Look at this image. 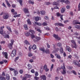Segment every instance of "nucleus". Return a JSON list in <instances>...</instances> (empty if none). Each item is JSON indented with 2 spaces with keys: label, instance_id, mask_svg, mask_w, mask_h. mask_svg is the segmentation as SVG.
<instances>
[{
  "label": "nucleus",
  "instance_id": "obj_1",
  "mask_svg": "<svg viewBox=\"0 0 80 80\" xmlns=\"http://www.w3.org/2000/svg\"><path fill=\"white\" fill-rule=\"evenodd\" d=\"M4 28L5 27L3 26L1 27L0 28V33L1 35H2V36H4V38H9L10 36H9V35L8 34H6L5 31L3 32V28Z\"/></svg>",
  "mask_w": 80,
  "mask_h": 80
},
{
  "label": "nucleus",
  "instance_id": "obj_2",
  "mask_svg": "<svg viewBox=\"0 0 80 80\" xmlns=\"http://www.w3.org/2000/svg\"><path fill=\"white\" fill-rule=\"evenodd\" d=\"M73 63L76 66H77L78 67H80V63L78 61L74 60L73 61Z\"/></svg>",
  "mask_w": 80,
  "mask_h": 80
},
{
  "label": "nucleus",
  "instance_id": "obj_3",
  "mask_svg": "<svg viewBox=\"0 0 80 80\" xmlns=\"http://www.w3.org/2000/svg\"><path fill=\"white\" fill-rule=\"evenodd\" d=\"M61 68L63 69V71L61 72L62 74H65L66 73V70L65 69V66L64 63H63V66Z\"/></svg>",
  "mask_w": 80,
  "mask_h": 80
},
{
  "label": "nucleus",
  "instance_id": "obj_4",
  "mask_svg": "<svg viewBox=\"0 0 80 80\" xmlns=\"http://www.w3.org/2000/svg\"><path fill=\"white\" fill-rule=\"evenodd\" d=\"M16 50L14 49L12 52L11 55L12 57H14L16 55Z\"/></svg>",
  "mask_w": 80,
  "mask_h": 80
},
{
  "label": "nucleus",
  "instance_id": "obj_5",
  "mask_svg": "<svg viewBox=\"0 0 80 80\" xmlns=\"http://www.w3.org/2000/svg\"><path fill=\"white\" fill-rule=\"evenodd\" d=\"M56 14L57 17H60V18L61 20H63V15H61V14H60L59 12H58L57 13H56Z\"/></svg>",
  "mask_w": 80,
  "mask_h": 80
},
{
  "label": "nucleus",
  "instance_id": "obj_6",
  "mask_svg": "<svg viewBox=\"0 0 80 80\" xmlns=\"http://www.w3.org/2000/svg\"><path fill=\"white\" fill-rule=\"evenodd\" d=\"M9 17V15L8 13H5L4 15H3V18L4 19H7Z\"/></svg>",
  "mask_w": 80,
  "mask_h": 80
},
{
  "label": "nucleus",
  "instance_id": "obj_7",
  "mask_svg": "<svg viewBox=\"0 0 80 80\" xmlns=\"http://www.w3.org/2000/svg\"><path fill=\"white\" fill-rule=\"evenodd\" d=\"M53 37H54L56 39H57L58 40H60L61 38L60 37H58V36L57 34H53Z\"/></svg>",
  "mask_w": 80,
  "mask_h": 80
},
{
  "label": "nucleus",
  "instance_id": "obj_8",
  "mask_svg": "<svg viewBox=\"0 0 80 80\" xmlns=\"http://www.w3.org/2000/svg\"><path fill=\"white\" fill-rule=\"evenodd\" d=\"M3 56L5 57V58L7 59L8 58V53L7 52H2Z\"/></svg>",
  "mask_w": 80,
  "mask_h": 80
},
{
  "label": "nucleus",
  "instance_id": "obj_9",
  "mask_svg": "<svg viewBox=\"0 0 80 80\" xmlns=\"http://www.w3.org/2000/svg\"><path fill=\"white\" fill-rule=\"evenodd\" d=\"M71 42L72 43H73L74 45V46L72 45V47L73 48H77V44H76V43L75 42V41H74V40H72L71 41Z\"/></svg>",
  "mask_w": 80,
  "mask_h": 80
},
{
  "label": "nucleus",
  "instance_id": "obj_10",
  "mask_svg": "<svg viewBox=\"0 0 80 80\" xmlns=\"http://www.w3.org/2000/svg\"><path fill=\"white\" fill-rule=\"evenodd\" d=\"M40 77L41 78L42 80H46L47 79V77L45 75H42L40 76Z\"/></svg>",
  "mask_w": 80,
  "mask_h": 80
},
{
  "label": "nucleus",
  "instance_id": "obj_11",
  "mask_svg": "<svg viewBox=\"0 0 80 80\" xmlns=\"http://www.w3.org/2000/svg\"><path fill=\"white\" fill-rule=\"evenodd\" d=\"M23 11H24V13H28L29 11H28V8H23Z\"/></svg>",
  "mask_w": 80,
  "mask_h": 80
},
{
  "label": "nucleus",
  "instance_id": "obj_12",
  "mask_svg": "<svg viewBox=\"0 0 80 80\" xmlns=\"http://www.w3.org/2000/svg\"><path fill=\"white\" fill-rule=\"evenodd\" d=\"M66 49L68 52H70L72 51V49L71 48L68 46H66Z\"/></svg>",
  "mask_w": 80,
  "mask_h": 80
},
{
  "label": "nucleus",
  "instance_id": "obj_13",
  "mask_svg": "<svg viewBox=\"0 0 80 80\" xmlns=\"http://www.w3.org/2000/svg\"><path fill=\"white\" fill-rule=\"evenodd\" d=\"M24 34L26 37H29L30 35V33L29 32H24Z\"/></svg>",
  "mask_w": 80,
  "mask_h": 80
},
{
  "label": "nucleus",
  "instance_id": "obj_14",
  "mask_svg": "<svg viewBox=\"0 0 80 80\" xmlns=\"http://www.w3.org/2000/svg\"><path fill=\"white\" fill-rule=\"evenodd\" d=\"M6 28L11 32V33H12V29H11V28H10V27L7 26L6 27Z\"/></svg>",
  "mask_w": 80,
  "mask_h": 80
},
{
  "label": "nucleus",
  "instance_id": "obj_15",
  "mask_svg": "<svg viewBox=\"0 0 80 80\" xmlns=\"http://www.w3.org/2000/svg\"><path fill=\"white\" fill-rule=\"evenodd\" d=\"M39 49L43 52V53H45V48H39Z\"/></svg>",
  "mask_w": 80,
  "mask_h": 80
},
{
  "label": "nucleus",
  "instance_id": "obj_16",
  "mask_svg": "<svg viewBox=\"0 0 80 80\" xmlns=\"http://www.w3.org/2000/svg\"><path fill=\"white\" fill-rule=\"evenodd\" d=\"M65 8H62L61 9V13H64V12H65Z\"/></svg>",
  "mask_w": 80,
  "mask_h": 80
},
{
  "label": "nucleus",
  "instance_id": "obj_17",
  "mask_svg": "<svg viewBox=\"0 0 80 80\" xmlns=\"http://www.w3.org/2000/svg\"><path fill=\"white\" fill-rule=\"evenodd\" d=\"M45 53L46 54H49L50 53V50L49 49H46L45 50Z\"/></svg>",
  "mask_w": 80,
  "mask_h": 80
},
{
  "label": "nucleus",
  "instance_id": "obj_18",
  "mask_svg": "<svg viewBox=\"0 0 80 80\" xmlns=\"http://www.w3.org/2000/svg\"><path fill=\"white\" fill-rule=\"evenodd\" d=\"M5 1L6 3L7 4V5H8V7H11V5H10V4L9 2H8V0H5Z\"/></svg>",
  "mask_w": 80,
  "mask_h": 80
},
{
  "label": "nucleus",
  "instance_id": "obj_19",
  "mask_svg": "<svg viewBox=\"0 0 80 80\" xmlns=\"http://www.w3.org/2000/svg\"><path fill=\"white\" fill-rule=\"evenodd\" d=\"M40 19L41 20V18H39V17H35V20L36 22H38V20H39Z\"/></svg>",
  "mask_w": 80,
  "mask_h": 80
},
{
  "label": "nucleus",
  "instance_id": "obj_20",
  "mask_svg": "<svg viewBox=\"0 0 80 80\" xmlns=\"http://www.w3.org/2000/svg\"><path fill=\"white\" fill-rule=\"evenodd\" d=\"M52 5H56V6L58 5V2H54L52 3Z\"/></svg>",
  "mask_w": 80,
  "mask_h": 80
},
{
  "label": "nucleus",
  "instance_id": "obj_21",
  "mask_svg": "<svg viewBox=\"0 0 80 80\" xmlns=\"http://www.w3.org/2000/svg\"><path fill=\"white\" fill-rule=\"evenodd\" d=\"M0 80H5L6 78L5 77H3L2 76V74L0 75Z\"/></svg>",
  "mask_w": 80,
  "mask_h": 80
},
{
  "label": "nucleus",
  "instance_id": "obj_22",
  "mask_svg": "<svg viewBox=\"0 0 80 80\" xmlns=\"http://www.w3.org/2000/svg\"><path fill=\"white\" fill-rule=\"evenodd\" d=\"M55 56H56V58H58V59H61V57L60 55L55 54Z\"/></svg>",
  "mask_w": 80,
  "mask_h": 80
},
{
  "label": "nucleus",
  "instance_id": "obj_23",
  "mask_svg": "<svg viewBox=\"0 0 80 80\" xmlns=\"http://www.w3.org/2000/svg\"><path fill=\"white\" fill-rule=\"evenodd\" d=\"M6 77L7 80H10V76H9L8 74H6Z\"/></svg>",
  "mask_w": 80,
  "mask_h": 80
},
{
  "label": "nucleus",
  "instance_id": "obj_24",
  "mask_svg": "<svg viewBox=\"0 0 80 80\" xmlns=\"http://www.w3.org/2000/svg\"><path fill=\"white\" fill-rule=\"evenodd\" d=\"M28 24H29L30 25L32 24V23L31 22V21H30V20L29 19H28L27 21Z\"/></svg>",
  "mask_w": 80,
  "mask_h": 80
},
{
  "label": "nucleus",
  "instance_id": "obj_25",
  "mask_svg": "<svg viewBox=\"0 0 80 80\" xmlns=\"http://www.w3.org/2000/svg\"><path fill=\"white\" fill-rule=\"evenodd\" d=\"M18 2H19L20 3V5L21 6H22L23 5V4L22 3L23 2V1L22 0H18Z\"/></svg>",
  "mask_w": 80,
  "mask_h": 80
},
{
  "label": "nucleus",
  "instance_id": "obj_26",
  "mask_svg": "<svg viewBox=\"0 0 80 80\" xmlns=\"http://www.w3.org/2000/svg\"><path fill=\"white\" fill-rule=\"evenodd\" d=\"M74 28H77V29H80V26L78 25H76L74 26Z\"/></svg>",
  "mask_w": 80,
  "mask_h": 80
},
{
  "label": "nucleus",
  "instance_id": "obj_27",
  "mask_svg": "<svg viewBox=\"0 0 80 80\" xmlns=\"http://www.w3.org/2000/svg\"><path fill=\"white\" fill-rule=\"evenodd\" d=\"M64 2L67 5H69L70 3V1L68 0H66Z\"/></svg>",
  "mask_w": 80,
  "mask_h": 80
},
{
  "label": "nucleus",
  "instance_id": "obj_28",
  "mask_svg": "<svg viewBox=\"0 0 80 80\" xmlns=\"http://www.w3.org/2000/svg\"><path fill=\"white\" fill-rule=\"evenodd\" d=\"M24 43L26 45H30V43H29V42L27 41V40H25L24 41Z\"/></svg>",
  "mask_w": 80,
  "mask_h": 80
},
{
  "label": "nucleus",
  "instance_id": "obj_29",
  "mask_svg": "<svg viewBox=\"0 0 80 80\" xmlns=\"http://www.w3.org/2000/svg\"><path fill=\"white\" fill-rule=\"evenodd\" d=\"M26 78H31V77H32V76L28 74H26Z\"/></svg>",
  "mask_w": 80,
  "mask_h": 80
},
{
  "label": "nucleus",
  "instance_id": "obj_30",
  "mask_svg": "<svg viewBox=\"0 0 80 80\" xmlns=\"http://www.w3.org/2000/svg\"><path fill=\"white\" fill-rule=\"evenodd\" d=\"M23 26L25 30H28V27H27V25L25 24Z\"/></svg>",
  "mask_w": 80,
  "mask_h": 80
},
{
  "label": "nucleus",
  "instance_id": "obj_31",
  "mask_svg": "<svg viewBox=\"0 0 80 80\" xmlns=\"http://www.w3.org/2000/svg\"><path fill=\"white\" fill-rule=\"evenodd\" d=\"M14 41L13 39H12L11 40V43H10V44H11V45H13V43H14Z\"/></svg>",
  "mask_w": 80,
  "mask_h": 80
},
{
  "label": "nucleus",
  "instance_id": "obj_32",
  "mask_svg": "<svg viewBox=\"0 0 80 80\" xmlns=\"http://www.w3.org/2000/svg\"><path fill=\"white\" fill-rule=\"evenodd\" d=\"M59 50V48H56L55 50L54 51H53V53H55V52H57Z\"/></svg>",
  "mask_w": 80,
  "mask_h": 80
},
{
  "label": "nucleus",
  "instance_id": "obj_33",
  "mask_svg": "<svg viewBox=\"0 0 80 80\" xmlns=\"http://www.w3.org/2000/svg\"><path fill=\"white\" fill-rule=\"evenodd\" d=\"M27 66L28 67V70H30L31 68H32V66L30 64H28L27 65Z\"/></svg>",
  "mask_w": 80,
  "mask_h": 80
},
{
  "label": "nucleus",
  "instance_id": "obj_34",
  "mask_svg": "<svg viewBox=\"0 0 80 80\" xmlns=\"http://www.w3.org/2000/svg\"><path fill=\"white\" fill-rule=\"evenodd\" d=\"M53 47L52 48V50H54L53 51H55V49H56V46H55V45L54 44H53Z\"/></svg>",
  "mask_w": 80,
  "mask_h": 80
},
{
  "label": "nucleus",
  "instance_id": "obj_35",
  "mask_svg": "<svg viewBox=\"0 0 80 80\" xmlns=\"http://www.w3.org/2000/svg\"><path fill=\"white\" fill-rule=\"evenodd\" d=\"M73 23L74 25H75V24H79V25H80V22H75V21H74L73 22Z\"/></svg>",
  "mask_w": 80,
  "mask_h": 80
},
{
  "label": "nucleus",
  "instance_id": "obj_36",
  "mask_svg": "<svg viewBox=\"0 0 80 80\" xmlns=\"http://www.w3.org/2000/svg\"><path fill=\"white\" fill-rule=\"evenodd\" d=\"M32 48L33 50H35L37 48V46L35 45H34L32 46Z\"/></svg>",
  "mask_w": 80,
  "mask_h": 80
},
{
  "label": "nucleus",
  "instance_id": "obj_37",
  "mask_svg": "<svg viewBox=\"0 0 80 80\" xmlns=\"http://www.w3.org/2000/svg\"><path fill=\"white\" fill-rule=\"evenodd\" d=\"M35 24L36 25H37L38 26H41V23L37 22H35Z\"/></svg>",
  "mask_w": 80,
  "mask_h": 80
},
{
  "label": "nucleus",
  "instance_id": "obj_38",
  "mask_svg": "<svg viewBox=\"0 0 80 80\" xmlns=\"http://www.w3.org/2000/svg\"><path fill=\"white\" fill-rule=\"evenodd\" d=\"M41 14V15H45V11H41L40 12Z\"/></svg>",
  "mask_w": 80,
  "mask_h": 80
},
{
  "label": "nucleus",
  "instance_id": "obj_39",
  "mask_svg": "<svg viewBox=\"0 0 80 80\" xmlns=\"http://www.w3.org/2000/svg\"><path fill=\"white\" fill-rule=\"evenodd\" d=\"M44 29L45 30H50V28L48 26H47L46 27H44Z\"/></svg>",
  "mask_w": 80,
  "mask_h": 80
},
{
  "label": "nucleus",
  "instance_id": "obj_40",
  "mask_svg": "<svg viewBox=\"0 0 80 80\" xmlns=\"http://www.w3.org/2000/svg\"><path fill=\"white\" fill-rule=\"evenodd\" d=\"M28 56L29 57H32L33 56V54L31 52H29L28 53Z\"/></svg>",
  "mask_w": 80,
  "mask_h": 80
},
{
  "label": "nucleus",
  "instance_id": "obj_41",
  "mask_svg": "<svg viewBox=\"0 0 80 80\" xmlns=\"http://www.w3.org/2000/svg\"><path fill=\"white\" fill-rule=\"evenodd\" d=\"M13 45H11V44H9L8 45V46L9 47V48L10 49H12V48H13V46H12Z\"/></svg>",
  "mask_w": 80,
  "mask_h": 80
},
{
  "label": "nucleus",
  "instance_id": "obj_42",
  "mask_svg": "<svg viewBox=\"0 0 80 80\" xmlns=\"http://www.w3.org/2000/svg\"><path fill=\"white\" fill-rule=\"evenodd\" d=\"M29 32L31 33L32 34H34V33H35V31H34L33 30H30Z\"/></svg>",
  "mask_w": 80,
  "mask_h": 80
},
{
  "label": "nucleus",
  "instance_id": "obj_43",
  "mask_svg": "<svg viewBox=\"0 0 80 80\" xmlns=\"http://www.w3.org/2000/svg\"><path fill=\"white\" fill-rule=\"evenodd\" d=\"M60 52L61 53H63V48H60Z\"/></svg>",
  "mask_w": 80,
  "mask_h": 80
},
{
  "label": "nucleus",
  "instance_id": "obj_44",
  "mask_svg": "<svg viewBox=\"0 0 80 80\" xmlns=\"http://www.w3.org/2000/svg\"><path fill=\"white\" fill-rule=\"evenodd\" d=\"M28 3H29V4H32V5L34 4V2L30 0L28 1Z\"/></svg>",
  "mask_w": 80,
  "mask_h": 80
},
{
  "label": "nucleus",
  "instance_id": "obj_45",
  "mask_svg": "<svg viewBox=\"0 0 80 80\" xmlns=\"http://www.w3.org/2000/svg\"><path fill=\"white\" fill-rule=\"evenodd\" d=\"M59 26L60 27H64V25L62 23H59Z\"/></svg>",
  "mask_w": 80,
  "mask_h": 80
},
{
  "label": "nucleus",
  "instance_id": "obj_46",
  "mask_svg": "<svg viewBox=\"0 0 80 80\" xmlns=\"http://www.w3.org/2000/svg\"><path fill=\"white\" fill-rule=\"evenodd\" d=\"M32 46H30L29 47V52H31V51L30 50H32Z\"/></svg>",
  "mask_w": 80,
  "mask_h": 80
},
{
  "label": "nucleus",
  "instance_id": "obj_47",
  "mask_svg": "<svg viewBox=\"0 0 80 80\" xmlns=\"http://www.w3.org/2000/svg\"><path fill=\"white\" fill-rule=\"evenodd\" d=\"M54 66V65L53 64H52L51 65V67L50 68V70L52 71V70L53 68V66Z\"/></svg>",
  "mask_w": 80,
  "mask_h": 80
},
{
  "label": "nucleus",
  "instance_id": "obj_48",
  "mask_svg": "<svg viewBox=\"0 0 80 80\" xmlns=\"http://www.w3.org/2000/svg\"><path fill=\"white\" fill-rule=\"evenodd\" d=\"M43 26H47V23L45 22H43L42 24Z\"/></svg>",
  "mask_w": 80,
  "mask_h": 80
},
{
  "label": "nucleus",
  "instance_id": "obj_49",
  "mask_svg": "<svg viewBox=\"0 0 80 80\" xmlns=\"http://www.w3.org/2000/svg\"><path fill=\"white\" fill-rule=\"evenodd\" d=\"M72 73H73V74H74V75H77V73L75 70L72 71Z\"/></svg>",
  "mask_w": 80,
  "mask_h": 80
},
{
  "label": "nucleus",
  "instance_id": "obj_50",
  "mask_svg": "<svg viewBox=\"0 0 80 80\" xmlns=\"http://www.w3.org/2000/svg\"><path fill=\"white\" fill-rule=\"evenodd\" d=\"M31 37L33 39L35 38V36L34 35H33V34H32L31 35Z\"/></svg>",
  "mask_w": 80,
  "mask_h": 80
},
{
  "label": "nucleus",
  "instance_id": "obj_51",
  "mask_svg": "<svg viewBox=\"0 0 80 80\" xmlns=\"http://www.w3.org/2000/svg\"><path fill=\"white\" fill-rule=\"evenodd\" d=\"M47 68V65L45 64L44 66V70H46Z\"/></svg>",
  "mask_w": 80,
  "mask_h": 80
},
{
  "label": "nucleus",
  "instance_id": "obj_52",
  "mask_svg": "<svg viewBox=\"0 0 80 80\" xmlns=\"http://www.w3.org/2000/svg\"><path fill=\"white\" fill-rule=\"evenodd\" d=\"M14 32L15 33V34H16V35H18V31L15 30Z\"/></svg>",
  "mask_w": 80,
  "mask_h": 80
},
{
  "label": "nucleus",
  "instance_id": "obj_53",
  "mask_svg": "<svg viewBox=\"0 0 80 80\" xmlns=\"http://www.w3.org/2000/svg\"><path fill=\"white\" fill-rule=\"evenodd\" d=\"M58 46L59 47H61L62 46V44H61V43L60 42L58 43Z\"/></svg>",
  "mask_w": 80,
  "mask_h": 80
},
{
  "label": "nucleus",
  "instance_id": "obj_54",
  "mask_svg": "<svg viewBox=\"0 0 80 80\" xmlns=\"http://www.w3.org/2000/svg\"><path fill=\"white\" fill-rule=\"evenodd\" d=\"M68 69H69V70H72V69L73 68V67L71 66H68Z\"/></svg>",
  "mask_w": 80,
  "mask_h": 80
},
{
  "label": "nucleus",
  "instance_id": "obj_55",
  "mask_svg": "<svg viewBox=\"0 0 80 80\" xmlns=\"http://www.w3.org/2000/svg\"><path fill=\"white\" fill-rule=\"evenodd\" d=\"M38 75V73L37 72H36L35 73V77H37Z\"/></svg>",
  "mask_w": 80,
  "mask_h": 80
},
{
  "label": "nucleus",
  "instance_id": "obj_56",
  "mask_svg": "<svg viewBox=\"0 0 80 80\" xmlns=\"http://www.w3.org/2000/svg\"><path fill=\"white\" fill-rule=\"evenodd\" d=\"M61 70V68H58L57 69L56 72H58V71H59V70Z\"/></svg>",
  "mask_w": 80,
  "mask_h": 80
},
{
  "label": "nucleus",
  "instance_id": "obj_57",
  "mask_svg": "<svg viewBox=\"0 0 80 80\" xmlns=\"http://www.w3.org/2000/svg\"><path fill=\"white\" fill-rule=\"evenodd\" d=\"M36 39L38 40H40L41 39V38L40 37H37Z\"/></svg>",
  "mask_w": 80,
  "mask_h": 80
},
{
  "label": "nucleus",
  "instance_id": "obj_58",
  "mask_svg": "<svg viewBox=\"0 0 80 80\" xmlns=\"http://www.w3.org/2000/svg\"><path fill=\"white\" fill-rule=\"evenodd\" d=\"M14 73L15 75L18 74V71H16V70H14Z\"/></svg>",
  "mask_w": 80,
  "mask_h": 80
},
{
  "label": "nucleus",
  "instance_id": "obj_59",
  "mask_svg": "<svg viewBox=\"0 0 80 80\" xmlns=\"http://www.w3.org/2000/svg\"><path fill=\"white\" fill-rule=\"evenodd\" d=\"M37 31L38 32H39V33H42V30H40V29H38Z\"/></svg>",
  "mask_w": 80,
  "mask_h": 80
},
{
  "label": "nucleus",
  "instance_id": "obj_60",
  "mask_svg": "<svg viewBox=\"0 0 80 80\" xmlns=\"http://www.w3.org/2000/svg\"><path fill=\"white\" fill-rule=\"evenodd\" d=\"M47 47L48 48H50V45L48 43H47Z\"/></svg>",
  "mask_w": 80,
  "mask_h": 80
},
{
  "label": "nucleus",
  "instance_id": "obj_61",
  "mask_svg": "<svg viewBox=\"0 0 80 80\" xmlns=\"http://www.w3.org/2000/svg\"><path fill=\"white\" fill-rule=\"evenodd\" d=\"M37 76H35L34 77V78L36 80H38L39 79V77H37Z\"/></svg>",
  "mask_w": 80,
  "mask_h": 80
},
{
  "label": "nucleus",
  "instance_id": "obj_62",
  "mask_svg": "<svg viewBox=\"0 0 80 80\" xmlns=\"http://www.w3.org/2000/svg\"><path fill=\"white\" fill-rule=\"evenodd\" d=\"M19 72L21 74L23 73V71L22 69L20 70H19Z\"/></svg>",
  "mask_w": 80,
  "mask_h": 80
},
{
  "label": "nucleus",
  "instance_id": "obj_63",
  "mask_svg": "<svg viewBox=\"0 0 80 80\" xmlns=\"http://www.w3.org/2000/svg\"><path fill=\"white\" fill-rule=\"evenodd\" d=\"M3 6L5 7V8H7V6L5 5V4L4 2H3L2 4Z\"/></svg>",
  "mask_w": 80,
  "mask_h": 80
},
{
  "label": "nucleus",
  "instance_id": "obj_64",
  "mask_svg": "<svg viewBox=\"0 0 80 80\" xmlns=\"http://www.w3.org/2000/svg\"><path fill=\"white\" fill-rule=\"evenodd\" d=\"M27 80V78L26 77H23L22 80Z\"/></svg>",
  "mask_w": 80,
  "mask_h": 80
}]
</instances>
